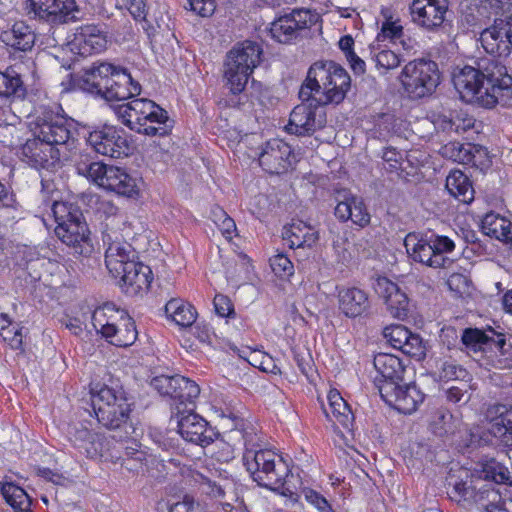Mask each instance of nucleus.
I'll return each instance as SVG.
<instances>
[{"mask_svg": "<svg viewBox=\"0 0 512 512\" xmlns=\"http://www.w3.org/2000/svg\"><path fill=\"white\" fill-rule=\"evenodd\" d=\"M376 294L384 301L392 317L403 320L409 314V298L405 291L387 277H378L374 284Z\"/></svg>", "mask_w": 512, "mask_h": 512, "instance_id": "nucleus-19", "label": "nucleus"}, {"mask_svg": "<svg viewBox=\"0 0 512 512\" xmlns=\"http://www.w3.org/2000/svg\"><path fill=\"white\" fill-rule=\"evenodd\" d=\"M487 417L491 422L490 432L512 446V406L494 404L488 408Z\"/></svg>", "mask_w": 512, "mask_h": 512, "instance_id": "nucleus-32", "label": "nucleus"}, {"mask_svg": "<svg viewBox=\"0 0 512 512\" xmlns=\"http://www.w3.org/2000/svg\"><path fill=\"white\" fill-rule=\"evenodd\" d=\"M373 364L379 374L374 380L379 392L383 384L391 383L395 386L398 382H402L405 367L397 356L379 353L374 357Z\"/></svg>", "mask_w": 512, "mask_h": 512, "instance_id": "nucleus-27", "label": "nucleus"}, {"mask_svg": "<svg viewBox=\"0 0 512 512\" xmlns=\"http://www.w3.org/2000/svg\"><path fill=\"white\" fill-rule=\"evenodd\" d=\"M408 255L416 262L432 268H449L453 264L451 258H439L435 256L429 238H418L416 234L409 233L404 240Z\"/></svg>", "mask_w": 512, "mask_h": 512, "instance_id": "nucleus-23", "label": "nucleus"}, {"mask_svg": "<svg viewBox=\"0 0 512 512\" xmlns=\"http://www.w3.org/2000/svg\"><path fill=\"white\" fill-rule=\"evenodd\" d=\"M385 20L382 23L381 30L378 32L374 42L385 43L386 41H395L403 36V26L400 20H393L391 13L387 14L382 11Z\"/></svg>", "mask_w": 512, "mask_h": 512, "instance_id": "nucleus-46", "label": "nucleus"}, {"mask_svg": "<svg viewBox=\"0 0 512 512\" xmlns=\"http://www.w3.org/2000/svg\"><path fill=\"white\" fill-rule=\"evenodd\" d=\"M293 151L289 144L281 139L267 141L259 153L260 166L270 174H282L292 166Z\"/></svg>", "mask_w": 512, "mask_h": 512, "instance_id": "nucleus-18", "label": "nucleus"}, {"mask_svg": "<svg viewBox=\"0 0 512 512\" xmlns=\"http://www.w3.org/2000/svg\"><path fill=\"white\" fill-rule=\"evenodd\" d=\"M409 11L414 24L427 31H435L445 20L448 3L446 0H413Z\"/></svg>", "mask_w": 512, "mask_h": 512, "instance_id": "nucleus-17", "label": "nucleus"}, {"mask_svg": "<svg viewBox=\"0 0 512 512\" xmlns=\"http://www.w3.org/2000/svg\"><path fill=\"white\" fill-rule=\"evenodd\" d=\"M509 479L508 470L496 461L483 465L481 470L451 469L447 478L448 495L464 507L476 505L483 508L498 497L495 485L504 484Z\"/></svg>", "mask_w": 512, "mask_h": 512, "instance_id": "nucleus-2", "label": "nucleus"}, {"mask_svg": "<svg viewBox=\"0 0 512 512\" xmlns=\"http://www.w3.org/2000/svg\"><path fill=\"white\" fill-rule=\"evenodd\" d=\"M482 361L488 369L512 370V336L496 332Z\"/></svg>", "mask_w": 512, "mask_h": 512, "instance_id": "nucleus-24", "label": "nucleus"}, {"mask_svg": "<svg viewBox=\"0 0 512 512\" xmlns=\"http://www.w3.org/2000/svg\"><path fill=\"white\" fill-rule=\"evenodd\" d=\"M446 189L448 192L459 198L464 203H469L474 199V189L468 176L460 170H453L446 178Z\"/></svg>", "mask_w": 512, "mask_h": 512, "instance_id": "nucleus-36", "label": "nucleus"}, {"mask_svg": "<svg viewBox=\"0 0 512 512\" xmlns=\"http://www.w3.org/2000/svg\"><path fill=\"white\" fill-rule=\"evenodd\" d=\"M399 350L404 354L417 359H421L425 355V346L422 338L418 334L412 332H410V337H407L405 344H403Z\"/></svg>", "mask_w": 512, "mask_h": 512, "instance_id": "nucleus-52", "label": "nucleus"}, {"mask_svg": "<svg viewBox=\"0 0 512 512\" xmlns=\"http://www.w3.org/2000/svg\"><path fill=\"white\" fill-rule=\"evenodd\" d=\"M122 321V326L118 327L117 339H113L112 344L118 347H127L135 342L138 333L131 317L127 315Z\"/></svg>", "mask_w": 512, "mask_h": 512, "instance_id": "nucleus-48", "label": "nucleus"}, {"mask_svg": "<svg viewBox=\"0 0 512 512\" xmlns=\"http://www.w3.org/2000/svg\"><path fill=\"white\" fill-rule=\"evenodd\" d=\"M39 135L42 141L57 149L59 153L60 148L67 151L75 148L76 139L71 130H40Z\"/></svg>", "mask_w": 512, "mask_h": 512, "instance_id": "nucleus-42", "label": "nucleus"}, {"mask_svg": "<svg viewBox=\"0 0 512 512\" xmlns=\"http://www.w3.org/2000/svg\"><path fill=\"white\" fill-rule=\"evenodd\" d=\"M435 374L442 381L462 380L469 377L468 371L454 361L443 358L435 359Z\"/></svg>", "mask_w": 512, "mask_h": 512, "instance_id": "nucleus-43", "label": "nucleus"}, {"mask_svg": "<svg viewBox=\"0 0 512 512\" xmlns=\"http://www.w3.org/2000/svg\"><path fill=\"white\" fill-rule=\"evenodd\" d=\"M223 218L221 224H216L219 226L220 230L224 235H231V233L236 229L235 222L232 218H230L226 212L223 210H219V219Z\"/></svg>", "mask_w": 512, "mask_h": 512, "instance_id": "nucleus-63", "label": "nucleus"}, {"mask_svg": "<svg viewBox=\"0 0 512 512\" xmlns=\"http://www.w3.org/2000/svg\"><path fill=\"white\" fill-rule=\"evenodd\" d=\"M369 50L375 67L383 73L397 68L401 63L400 55L388 49L383 43L373 41L369 45Z\"/></svg>", "mask_w": 512, "mask_h": 512, "instance_id": "nucleus-39", "label": "nucleus"}, {"mask_svg": "<svg viewBox=\"0 0 512 512\" xmlns=\"http://www.w3.org/2000/svg\"><path fill=\"white\" fill-rule=\"evenodd\" d=\"M78 87L107 101H124L141 94L140 83L126 68L105 61H96L85 68L77 81Z\"/></svg>", "mask_w": 512, "mask_h": 512, "instance_id": "nucleus-3", "label": "nucleus"}, {"mask_svg": "<svg viewBox=\"0 0 512 512\" xmlns=\"http://www.w3.org/2000/svg\"><path fill=\"white\" fill-rule=\"evenodd\" d=\"M496 332L497 331L493 328H489L487 330L466 328L461 334V344L474 352H482L483 358L486 354V348L490 347L492 338L495 337Z\"/></svg>", "mask_w": 512, "mask_h": 512, "instance_id": "nucleus-37", "label": "nucleus"}, {"mask_svg": "<svg viewBox=\"0 0 512 512\" xmlns=\"http://www.w3.org/2000/svg\"><path fill=\"white\" fill-rule=\"evenodd\" d=\"M471 152V162L469 164L479 168L481 171H485L491 167L492 160L486 147L479 144H473Z\"/></svg>", "mask_w": 512, "mask_h": 512, "instance_id": "nucleus-53", "label": "nucleus"}, {"mask_svg": "<svg viewBox=\"0 0 512 512\" xmlns=\"http://www.w3.org/2000/svg\"><path fill=\"white\" fill-rule=\"evenodd\" d=\"M334 215L340 222L351 220L355 225L364 228L370 224L371 216L361 197L350 192H338Z\"/></svg>", "mask_w": 512, "mask_h": 512, "instance_id": "nucleus-22", "label": "nucleus"}, {"mask_svg": "<svg viewBox=\"0 0 512 512\" xmlns=\"http://www.w3.org/2000/svg\"><path fill=\"white\" fill-rule=\"evenodd\" d=\"M119 278V285L130 296L147 291L152 282V270L141 262L129 263Z\"/></svg>", "mask_w": 512, "mask_h": 512, "instance_id": "nucleus-26", "label": "nucleus"}, {"mask_svg": "<svg viewBox=\"0 0 512 512\" xmlns=\"http://www.w3.org/2000/svg\"><path fill=\"white\" fill-rule=\"evenodd\" d=\"M315 124V111L307 105H297L290 114L289 122L283 128H312Z\"/></svg>", "mask_w": 512, "mask_h": 512, "instance_id": "nucleus-45", "label": "nucleus"}, {"mask_svg": "<svg viewBox=\"0 0 512 512\" xmlns=\"http://www.w3.org/2000/svg\"><path fill=\"white\" fill-rule=\"evenodd\" d=\"M36 128H77L78 121L68 116L60 104L42 105L35 109Z\"/></svg>", "mask_w": 512, "mask_h": 512, "instance_id": "nucleus-29", "label": "nucleus"}, {"mask_svg": "<svg viewBox=\"0 0 512 512\" xmlns=\"http://www.w3.org/2000/svg\"><path fill=\"white\" fill-rule=\"evenodd\" d=\"M68 436L70 442L89 458H94L99 454V447L96 443L97 435L77 423L69 427Z\"/></svg>", "mask_w": 512, "mask_h": 512, "instance_id": "nucleus-34", "label": "nucleus"}, {"mask_svg": "<svg viewBox=\"0 0 512 512\" xmlns=\"http://www.w3.org/2000/svg\"><path fill=\"white\" fill-rule=\"evenodd\" d=\"M441 81L438 64L432 60L416 59L407 63L401 72V82L410 98L431 95Z\"/></svg>", "mask_w": 512, "mask_h": 512, "instance_id": "nucleus-10", "label": "nucleus"}, {"mask_svg": "<svg viewBox=\"0 0 512 512\" xmlns=\"http://www.w3.org/2000/svg\"><path fill=\"white\" fill-rule=\"evenodd\" d=\"M0 40L10 53H25L33 49L36 33L25 21H15L9 29L1 32Z\"/></svg>", "mask_w": 512, "mask_h": 512, "instance_id": "nucleus-25", "label": "nucleus"}, {"mask_svg": "<svg viewBox=\"0 0 512 512\" xmlns=\"http://www.w3.org/2000/svg\"><path fill=\"white\" fill-rule=\"evenodd\" d=\"M263 50L253 41L246 40L229 51L225 77L233 94L241 93L260 64Z\"/></svg>", "mask_w": 512, "mask_h": 512, "instance_id": "nucleus-8", "label": "nucleus"}, {"mask_svg": "<svg viewBox=\"0 0 512 512\" xmlns=\"http://www.w3.org/2000/svg\"><path fill=\"white\" fill-rule=\"evenodd\" d=\"M190 9L201 17L211 16L216 8L214 0H188Z\"/></svg>", "mask_w": 512, "mask_h": 512, "instance_id": "nucleus-59", "label": "nucleus"}, {"mask_svg": "<svg viewBox=\"0 0 512 512\" xmlns=\"http://www.w3.org/2000/svg\"><path fill=\"white\" fill-rule=\"evenodd\" d=\"M108 42V31L104 23H87L76 28L70 45L72 51L85 57L105 51Z\"/></svg>", "mask_w": 512, "mask_h": 512, "instance_id": "nucleus-15", "label": "nucleus"}, {"mask_svg": "<svg viewBox=\"0 0 512 512\" xmlns=\"http://www.w3.org/2000/svg\"><path fill=\"white\" fill-rule=\"evenodd\" d=\"M92 405L98 422L110 430H119V438H127L135 429L130 423V404L118 383L104 384L92 396Z\"/></svg>", "mask_w": 512, "mask_h": 512, "instance_id": "nucleus-6", "label": "nucleus"}, {"mask_svg": "<svg viewBox=\"0 0 512 512\" xmlns=\"http://www.w3.org/2000/svg\"><path fill=\"white\" fill-rule=\"evenodd\" d=\"M181 375H159L151 379V386L158 391L160 395L168 396L173 398V394L176 392V386L178 379Z\"/></svg>", "mask_w": 512, "mask_h": 512, "instance_id": "nucleus-50", "label": "nucleus"}, {"mask_svg": "<svg viewBox=\"0 0 512 512\" xmlns=\"http://www.w3.org/2000/svg\"><path fill=\"white\" fill-rule=\"evenodd\" d=\"M243 439V463L253 481L273 491L283 489L290 473L287 463L275 452L262 449L260 444L255 443L252 432L245 431Z\"/></svg>", "mask_w": 512, "mask_h": 512, "instance_id": "nucleus-5", "label": "nucleus"}, {"mask_svg": "<svg viewBox=\"0 0 512 512\" xmlns=\"http://www.w3.org/2000/svg\"><path fill=\"white\" fill-rule=\"evenodd\" d=\"M484 50L496 57H508L512 53V12L505 19H495L484 29L479 38Z\"/></svg>", "mask_w": 512, "mask_h": 512, "instance_id": "nucleus-14", "label": "nucleus"}, {"mask_svg": "<svg viewBox=\"0 0 512 512\" xmlns=\"http://www.w3.org/2000/svg\"><path fill=\"white\" fill-rule=\"evenodd\" d=\"M178 431L186 441L202 447L213 443L219 435L203 417L193 412V408L179 418Z\"/></svg>", "mask_w": 512, "mask_h": 512, "instance_id": "nucleus-20", "label": "nucleus"}, {"mask_svg": "<svg viewBox=\"0 0 512 512\" xmlns=\"http://www.w3.org/2000/svg\"><path fill=\"white\" fill-rule=\"evenodd\" d=\"M350 88V75L341 65L333 61H317L309 67L299 97L302 101L315 98L322 104H339Z\"/></svg>", "mask_w": 512, "mask_h": 512, "instance_id": "nucleus-4", "label": "nucleus"}, {"mask_svg": "<svg viewBox=\"0 0 512 512\" xmlns=\"http://www.w3.org/2000/svg\"><path fill=\"white\" fill-rule=\"evenodd\" d=\"M321 16L310 9H293L289 13L277 16L269 27L271 38L281 44L294 43L304 32L313 28L321 30Z\"/></svg>", "mask_w": 512, "mask_h": 512, "instance_id": "nucleus-9", "label": "nucleus"}, {"mask_svg": "<svg viewBox=\"0 0 512 512\" xmlns=\"http://www.w3.org/2000/svg\"><path fill=\"white\" fill-rule=\"evenodd\" d=\"M339 310L349 318H356L370 309L368 294L357 287L343 288L338 293Z\"/></svg>", "mask_w": 512, "mask_h": 512, "instance_id": "nucleus-31", "label": "nucleus"}, {"mask_svg": "<svg viewBox=\"0 0 512 512\" xmlns=\"http://www.w3.org/2000/svg\"><path fill=\"white\" fill-rule=\"evenodd\" d=\"M27 9L35 18L53 25L75 21L78 12L75 0H27Z\"/></svg>", "mask_w": 512, "mask_h": 512, "instance_id": "nucleus-13", "label": "nucleus"}, {"mask_svg": "<svg viewBox=\"0 0 512 512\" xmlns=\"http://www.w3.org/2000/svg\"><path fill=\"white\" fill-rule=\"evenodd\" d=\"M136 252L131 244L125 241H112L108 243L105 252V264L110 274L117 277L125 272V268L129 263H134Z\"/></svg>", "mask_w": 512, "mask_h": 512, "instance_id": "nucleus-30", "label": "nucleus"}, {"mask_svg": "<svg viewBox=\"0 0 512 512\" xmlns=\"http://www.w3.org/2000/svg\"><path fill=\"white\" fill-rule=\"evenodd\" d=\"M481 228L484 234L512 245V223L499 214L487 213L481 221Z\"/></svg>", "mask_w": 512, "mask_h": 512, "instance_id": "nucleus-35", "label": "nucleus"}, {"mask_svg": "<svg viewBox=\"0 0 512 512\" xmlns=\"http://www.w3.org/2000/svg\"><path fill=\"white\" fill-rule=\"evenodd\" d=\"M467 385L452 386L446 391L447 400L454 404L467 403L470 399V394L467 390Z\"/></svg>", "mask_w": 512, "mask_h": 512, "instance_id": "nucleus-61", "label": "nucleus"}, {"mask_svg": "<svg viewBox=\"0 0 512 512\" xmlns=\"http://www.w3.org/2000/svg\"><path fill=\"white\" fill-rule=\"evenodd\" d=\"M22 153L37 169H48L59 160L58 150L42 141L40 135L28 139L22 147Z\"/></svg>", "mask_w": 512, "mask_h": 512, "instance_id": "nucleus-28", "label": "nucleus"}, {"mask_svg": "<svg viewBox=\"0 0 512 512\" xmlns=\"http://www.w3.org/2000/svg\"><path fill=\"white\" fill-rule=\"evenodd\" d=\"M83 174L99 186L126 197L138 195L136 180L125 170L101 162L85 165Z\"/></svg>", "mask_w": 512, "mask_h": 512, "instance_id": "nucleus-12", "label": "nucleus"}, {"mask_svg": "<svg viewBox=\"0 0 512 512\" xmlns=\"http://www.w3.org/2000/svg\"><path fill=\"white\" fill-rule=\"evenodd\" d=\"M410 330L403 325H393L384 329V337L396 349H399L407 337H410Z\"/></svg>", "mask_w": 512, "mask_h": 512, "instance_id": "nucleus-51", "label": "nucleus"}, {"mask_svg": "<svg viewBox=\"0 0 512 512\" xmlns=\"http://www.w3.org/2000/svg\"><path fill=\"white\" fill-rule=\"evenodd\" d=\"M328 401L329 409H324L327 416L331 414L343 427L348 428L352 424L353 414L346 401L337 391H330Z\"/></svg>", "mask_w": 512, "mask_h": 512, "instance_id": "nucleus-41", "label": "nucleus"}, {"mask_svg": "<svg viewBox=\"0 0 512 512\" xmlns=\"http://www.w3.org/2000/svg\"><path fill=\"white\" fill-rule=\"evenodd\" d=\"M24 91L23 81L14 70L0 71V97H10Z\"/></svg>", "mask_w": 512, "mask_h": 512, "instance_id": "nucleus-47", "label": "nucleus"}, {"mask_svg": "<svg viewBox=\"0 0 512 512\" xmlns=\"http://www.w3.org/2000/svg\"><path fill=\"white\" fill-rule=\"evenodd\" d=\"M214 308L216 313L221 317H231L234 315V308L231 300L222 294H217L214 297Z\"/></svg>", "mask_w": 512, "mask_h": 512, "instance_id": "nucleus-60", "label": "nucleus"}, {"mask_svg": "<svg viewBox=\"0 0 512 512\" xmlns=\"http://www.w3.org/2000/svg\"><path fill=\"white\" fill-rule=\"evenodd\" d=\"M166 314L179 326L189 327L197 318L196 309L181 299H171L165 305Z\"/></svg>", "mask_w": 512, "mask_h": 512, "instance_id": "nucleus-38", "label": "nucleus"}, {"mask_svg": "<svg viewBox=\"0 0 512 512\" xmlns=\"http://www.w3.org/2000/svg\"><path fill=\"white\" fill-rule=\"evenodd\" d=\"M497 496L493 503L483 506L486 512H512V494L503 498L497 489Z\"/></svg>", "mask_w": 512, "mask_h": 512, "instance_id": "nucleus-58", "label": "nucleus"}, {"mask_svg": "<svg viewBox=\"0 0 512 512\" xmlns=\"http://www.w3.org/2000/svg\"><path fill=\"white\" fill-rule=\"evenodd\" d=\"M126 7L134 20H146L148 11L145 0H127Z\"/></svg>", "mask_w": 512, "mask_h": 512, "instance_id": "nucleus-62", "label": "nucleus"}, {"mask_svg": "<svg viewBox=\"0 0 512 512\" xmlns=\"http://www.w3.org/2000/svg\"><path fill=\"white\" fill-rule=\"evenodd\" d=\"M51 211L57 223L56 236L74 254L84 257L91 255L94 248L88 225L81 210L74 204L54 201Z\"/></svg>", "mask_w": 512, "mask_h": 512, "instance_id": "nucleus-7", "label": "nucleus"}, {"mask_svg": "<svg viewBox=\"0 0 512 512\" xmlns=\"http://www.w3.org/2000/svg\"><path fill=\"white\" fill-rule=\"evenodd\" d=\"M433 250H435V256L439 258H449L448 253H451L455 249V243L447 236L443 235H431L429 238Z\"/></svg>", "mask_w": 512, "mask_h": 512, "instance_id": "nucleus-54", "label": "nucleus"}, {"mask_svg": "<svg viewBox=\"0 0 512 512\" xmlns=\"http://www.w3.org/2000/svg\"><path fill=\"white\" fill-rule=\"evenodd\" d=\"M306 501L311 504L317 512H333V509L324 496L312 489L304 490Z\"/></svg>", "mask_w": 512, "mask_h": 512, "instance_id": "nucleus-57", "label": "nucleus"}, {"mask_svg": "<svg viewBox=\"0 0 512 512\" xmlns=\"http://www.w3.org/2000/svg\"><path fill=\"white\" fill-rule=\"evenodd\" d=\"M380 396L386 404L403 414L415 412L424 400V393L415 384H383Z\"/></svg>", "mask_w": 512, "mask_h": 512, "instance_id": "nucleus-16", "label": "nucleus"}, {"mask_svg": "<svg viewBox=\"0 0 512 512\" xmlns=\"http://www.w3.org/2000/svg\"><path fill=\"white\" fill-rule=\"evenodd\" d=\"M351 70L355 75H363L366 71V64L356 53L346 57Z\"/></svg>", "mask_w": 512, "mask_h": 512, "instance_id": "nucleus-64", "label": "nucleus"}, {"mask_svg": "<svg viewBox=\"0 0 512 512\" xmlns=\"http://www.w3.org/2000/svg\"><path fill=\"white\" fill-rule=\"evenodd\" d=\"M117 118L127 126H144L147 123L166 125L169 121L168 112L147 98H135L114 108Z\"/></svg>", "mask_w": 512, "mask_h": 512, "instance_id": "nucleus-11", "label": "nucleus"}, {"mask_svg": "<svg viewBox=\"0 0 512 512\" xmlns=\"http://www.w3.org/2000/svg\"><path fill=\"white\" fill-rule=\"evenodd\" d=\"M270 266L278 277H288L293 274V264L283 254H277L270 258Z\"/></svg>", "mask_w": 512, "mask_h": 512, "instance_id": "nucleus-55", "label": "nucleus"}, {"mask_svg": "<svg viewBox=\"0 0 512 512\" xmlns=\"http://www.w3.org/2000/svg\"><path fill=\"white\" fill-rule=\"evenodd\" d=\"M176 386V392L173 394V399L179 400L181 405L188 403L194 406V400L200 394V388L195 381H192L184 376H180ZM187 406H185V409Z\"/></svg>", "mask_w": 512, "mask_h": 512, "instance_id": "nucleus-44", "label": "nucleus"}, {"mask_svg": "<svg viewBox=\"0 0 512 512\" xmlns=\"http://www.w3.org/2000/svg\"><path fill=\"white\" fill-rule=\"evenodd\" d=\"M87 142L97 153L111 158L128 156L131 152L127 138L118 134L117 130H92Z\"/></svg>", "mask_w": 512, "mask_h": 512, "instance_id": "nucleus-21", "label": "nucleus"}, {"mask_svg": "<svg viewBox=\"0 0 512 512\" xmlns=\"http://www.w3.org/2000/svg\"><path fill=\"white\" fill-rule=\"evenodd\" d=\"M0 491L15 512H32L31 498L23 488L13 483H0Z\"/></svg>", "mask_w": 512, "mask_h": 512, "instance_id": "nucleus-40", "label": "nucleus"}, {"mask_svg": "<svg viewBox=\"0 0 512 512\" xmlns=\"http://www.w3.org/2000/svg\"><path fill=\"white\" fill-rule=\"evenodd\" d=\"M451 81L461 100L484 108L495 107L512 93V76L498 59L481 58L477 67L457 66Z\"/></svg>", "mask_w": 512, "mask_h": 512, "instance_id": "nucleus-1", "label": "nucleus"}, {"mask_svg": "<svg viewBox=\"0 0 512 512\" xmlns=\"http://www.w3.org/2000/svg\"><path fill=\"white\" fill-rule=\"evenodd\" d=\"M282 237L290 248H311L318 241V233L302 221L284 227Z\"/></svg>", "mask_w": 512, "mask_h": 512, "instance_id": "nucleus-33", "label": "nucleus"}, {"mask_svg": "<svg viewBox=\"0 0 512 512\" xmlns=\"http://www.w3.org/2000/svg\"><path fill=\"white\" fill-rule=\"evenodd\" d=\"M440 343L448 350L458 349L461 344V335L453 326H445L439 334Z\"/></svg>", "mask_w": 512, "mask_h": 512, "instance_id": "nucleus-56", "label": "nucleus"}, {"mask_svg": "<svg viewBox=\"0 0 512 512\" xmlns=\"http://www.w3.org/2000/svg\"><path fill=\"white\" fill-rule=\"evenodd\" d=\"M471 149H473L471 143L451 142L443 147V154L455 162L469 164L471 162L470 155H472Z\"/></svg>", "mask_w": 512, "mask_h": 512, "instance_id": "nucleus-49", "label": "nucleus"}]
</instances>
